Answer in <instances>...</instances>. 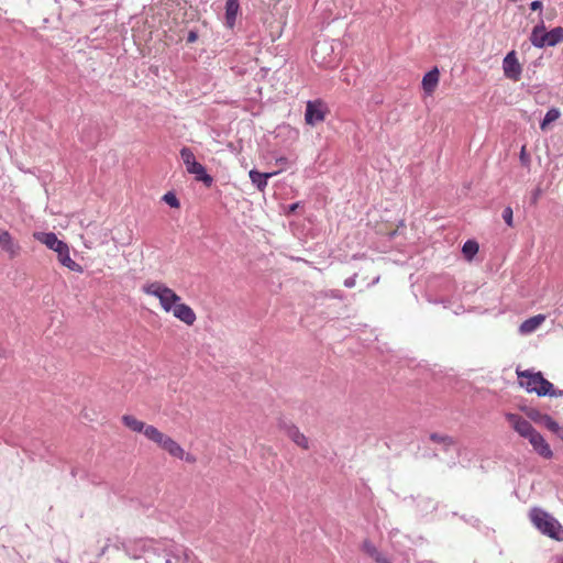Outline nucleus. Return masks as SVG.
Segmentation results:
<instances>
[{"mask_svg":"<svg viewBox=\"0 0 563 563\" xmlns=\"http://www.w3.org/2000/svg\"><path fill=\"white\" fill-rule=\"evenodd\" d=\"M529 518L541 533L554 540H563V527L545 510L534 507L530 510Z\"/></svg>","mask_w":563,"mask_h":563,"instance_id":"obj_1","label":"nucleus"},{"mask_svg":"<svg viewBox=\"0 0 563 563\" xmlns=\"http://www.w3.org/2000/svg\"><path fill=\"white\" fill-rule=\"evenodd\" d=\"M517 373L520 386L528 393H536L538 396H556L553 384L545 379L540 372L523 371Z\"/></svg>","mask_w":563,"mask_h":563,"instance_id":"obj_2","label":"nucleus"},{"mask_svg":"<svg viewBox=\"0 0 563 563\" xmlns=\"http://www.w3.org/2000/svg\"><path fill=\"white\" fill-rule=\"evenodd\" d=\"M142 289L146 295L156 297L166 312H170L181 300L173 289L159 282L146 284Z\"/></svg>","mask_w":563,"mask_h":563,"instance_id":"obj_3","label":"nucleus"},{"mask_svg":"<svg viewBox=\"0 0 563 563\" xmlns=\"http://www.w3.org/2000/svg\"><path fill=\"white\" fill-rule=\"evenodd\" d=\"M180 157L186 166L187 172L195 175L198 181L203 183L207 187L212 185V177L206 172V168L196 161L195 155L190 148L183 147L180 150Z\"/></svg>","mask_w":563,"mask_h":563,"instance_id":"obj_4","label":"nucleus"},{"mask_svg":"<svg viewBox=\"0 0 563 563\" xmlns=\"http://www.w3.org/2000/svg\"><path fill=\"white\" fill-rule=\"evenodd\" d=\"M506 419L512 429L527 440L537 431L527 419L517 413H506Z\"/></svg>","mask_w":563,"mask_h":563,"instance_id":"obj_5","label":"nucleus"},{"mask_svg":"<svg viewBox=\"0 0 563 563\" xmlns=\"http://www.w3.org/2000/svg\"><path fill=\"white\" fill-rule=\"evenodd\" d=\"M503 70L506 78L518 81L521 77L522 67L518 62L515 51L509 52L503 60Z\"/></svg>","mask_w":563,"mask_h":563,"instance_id":"obj_6","label":"nucleus"},{"mask_svg":"<svg viewBox=\"0 0 563 563\" xmlns=\"http://www.w3.org/2000/svg\"><path fill=\"white\" fill-rule=\"evenodd\" d=\"M325 119L324 104L321 101H308L306 106L305 120L309 125H316Z\"/></svg>","mask_w":563,"mask_h":563,"instance_id":"obj_7","label":"nucleus"},{"mask_svg":"<svg viewBox=\"0 0 563 563\" xmlns=\"http://www.w3.org/2000/svg\"><path fill=\"white\" fill-rule=\"evenodd\" d=\"M528 441L532 445L533 450L542 457L544 459H551L553 456V452L550 448V445L547 443L544 438L538 432H533V435H531Z\"/></svg>","mask_w":563,"mask_h":563,"instance_id":"obj_8","label":"nucleus"},{"mask_svg":"<svg viewBox=\"0 0 563 563\" xmlns=\"http://www.w3.org/2000/svg\"><path fill=\"white\" fill-rule=\"evenodd\" d=\"M175 318L183 321L187 325H192L196 321L195 311L186 303L179 302L172 310Z\"/></svg>","mask_w":563,"mask_h":563,"instance_id":"obj_9","label":"nucleus"},{"mask_svg":"<svg viewBox=\"0 0 563 563\" xmlns=\"http://www.w3.org/2000/svg\"><path fill=\"white\" fill-rule=\"evenodd\" d=\"M328 51H333L332 44H329L327 41L317 42V44L314 45V48L312 51V57H313L314 62H317L323 66H330L332 64V60L327 59V57L324 56V54Z\"/></svg>","mask_w":563,"mask_h":563,"instance_id":"obj_10","label":"nucleus"},{"mask_svg":"<svg viewBox=\"0 0 563 563\" xmlns=\"http://www.w3.org/2000/svg\"><path fill=\"white\" fill-rule=\"evenodd\" d=\"M35 239L41 243L45 244L48 249L55 251L56 253L57 250H63V247L67 245L65 242L58 240L56 234L53 232L36 233Z\"/></svg>","mask_w":563,"mask_h":563,"instance_id":"obj_11","label":"nucleus"},{"mask_svg":"<svg viewBox=\"0 0 563 563\" xmlns=\"http://www.w3.org/2000/svg\"><path fill=\"white\" fill-rule=\"evenodd\" d=\"M439 78H440V74H439V69L437 67H434L433 69H431L423 76L422 88L427 95L430 96L434 92V90L439 84Z\"/></svg>","mask_w":563,"mask_h":563,"instance_id":"obj_12","label":"nucleus"},{"mask_svg":"<svg viewBox=\"0 0 563 563\" xmlns=\"http://www.w3.org/2000/svg\"><path fill=\"white\" fill-rule=\"evenodd\" d=\"M0 247L9 253L11 257H14L19 253V245L13 241L11 234L8 231L0 229Z\"/></svg>","mask_w":563,"mask_h":563,"instance_id":"obj_13","label":"nucleus"},{"mask_svg":"<svg viewBox=\"0 0 563 563\" xmlns=\"http://www.w3.org/2000/svg\"><path fill=\"white\" fill-rule=\"evenodd\" d=\"M57 255H58V261L60 262V264L63 266L67 267L68 269L73 271V272H78V273L82 272V267L78 263H76L74 260H71V257L69 255L68 245H65L63 247V250H57Z\"/></svg>","mask_w":563,"mask_h":563,"instance_id":"obj_14","label":"nucleus"},{"mask_svg":"<svg viewBox=\"0 0 563 563\" xmlns=\"http://www.w3.org/2000/svg\"><path fill=\"white\" fill-rule=\"evenodd\" d=\"M545 26L543 21L540 22V24L536 25L531 32L530 41L533 46L542 48L544 46H548V38L544 37Z\"/></svg>","mask_w":563,"mask_h":563,"instance_id":"obj_15","label":"nucleus"},{"mask_svg":"<svg viewBox=\"0 0 563 563\" xmlns=\"http://www.w3.org/2000/svg\"><path fill=\"white\" fill-rule=\"evenodd\" d=\"M240 11L239 0H227L225 3V25L232 29L235 25L236 16Z\"/></svg>","mask_w":563,"mask_h":563,"instance_id":"obj_16","label":"nucleus"},{"mask_svg":"<svg viewBox=\"0 0 563 563\" xmlns=\"http://www.w3.org/2000/svg\"><path fill=\"white\" fill-rule=\"evenodd\" d=\"M545 320L543 314H537L523 321L519 327V332L521 334H530L534 332Z\"/></svg>","mask_w":563,"mask_h":563,"instance_id":"obj_17","label":"nucleus"},{"mask_svg":"<svg viewBox=\"0 0 563 563\" xmlns=\"http://www.w3.org/2000/svg\"><path fill=\"white\" fill-rule=\"evenodd\" d=\"M286 434L289 439H291L298 446L302 449L309 448V441L303 433L299 431V429L295 426H286L285 428Z\"/></svg>","mask_w":563,"mask_h":563,"instance_id":"obj_18","label":"nucleus"},{"mask_svg":"<svg viewBox=\"0 0 563 563\" xmlns=\"http://www.w3.org/2000/svg\"><path fill=\"white\" fill-rule=\"evenodd\" d=\"M273 175V173H260L255 169H252L249 173L252 184L261 191L265 189L268 178Z\"/></svg>","mask_w":563,"mask_h":563,"instance_id":"obj_19","label":"nucleus"},{"mask_svg":"<svg viewBox=\"0 0 563 563\" xmlns=\"http://www.w3.org/2000/svg\"><path fill=\"white\" fill-rule=\"evenodd\" d=\"M540 423L563 440V428L549 415L540 416Z\"/></svg>","mask_w":563,"mask_h":563,"instance_id":"obj_20","label":"nucleus"},{"mask_svg":"<svg viewBox=\"0 0 563 563\" xmlns=\"http://www.w3.org/2000/svg\"><path fill=\"white\" fill-rule=\"evenodd\" d=\"M122 422L124 423L125 427H128L129 429H131L134 432H143V430L146 426L143 421H141L130 415H124L122 417Z\"/></svg>","mask_w":563,"mask_h":563,"instance_id":"obj_21","label":"nucleus"},{"mask_svg":"<svg viewBox=\"0 0 563 563\" xmlns=\"http://www.w3.org/2000/svg\"><path fill=\"white\" fill-rule=\"evenodd\" d=\"M548 38V46H555L563 41V27L556 26L544 34Z\"/></svg>","mask_w":563,"mask_h":563,"instance_id":"obj_22","label":"nucleus"},{"mask_svg":"<svg viewBox=\"0 0 563 563\" xmlns=\"http://www.w3.org/2000/svg\"><path fill=\"white\" fill-rule=\"evenodd\" d=\"M163 450L167 451L172 456L177 459L184 457V449L172 438L168 441H165V445Z\"/></svg>","mask_w":563,"mask_h":563,"instance_id":"obj_23","label":"nucleus"},{"mask_svg":"<svg viewBox=\"0 0 563 563\" xmlns=\"http://www.w3.org/2000/svg\"><path fill=\"white\" fill-rule=\"evenodd\" d=\"M97 125L89 123L88 124V131L85 130L81 133L80 140L87 145H93L97 141Z\"/></svg>","mask_w":563,"mask_h":563,"instance_id":"obj_24","label":"nucleus"},{"mask_svg":"<svg viewBox=\"0 0 563 563\" xmlns=\"http://www.w3.org/2000/svg\"><path fill=\"white\" fill-rule=\"evenodd\" d=\"M560 115H561V112L556 108H552V109L548 110L542 122L540 123V129L543 131L547 130L548 125L550 123L556 121L560 118Z\"/></svg>","mask_w":563,"mask_h":563,"instance_id":"obj_25","label":"nucleus"},{"mask_svg":"<svg viewBox=\"0 0 563 563\" xmlns=\"http://www.w3.org/2000/svg\"><path fill=\"white\" fill-rule=\"evenodd\" d=\"M462 252L467 260H472L478 252V243L473 240L466 241L462 247Z\"/></svg>","mask_w":563,"mask_h":563,"instance_id":"obj_26","label":"nucleus"},{"mask_svg":"<svg viewBox=\"0 0 563 563\" xmlns=\"http://www.w3.org/2000/svg\"><path fill=\"white\" fill-rule=\"evenodd\" d=\"M430 440L435 443H442L444 445H451L453 443V440L450 437L439 433H431Z\"/></svg>","mask_w":563,"mask_h":563,"instance_id":"obj_27","label":"nucleus"},{"mask_svg":"<svg viewBox=\"0 0 563 563\" xmlns=\"http://www.w3.org/2000/svg\"><path fill=\"white\" fill-rule=\"evenodd\" d=\"M159 432L161 431L154 426H145L143 430L144 435L153 442L156 440Z\"/></svg>","mask_w":563,"mask_h":563,"instance_id":"obj_28","label":"nucleus"},{"mask_svg":"<svg viewBox=\"0 0 563 563\" xmlns=\"http://www.w3.org/2000/svg\"><path fill=\"white\" fill-rule=\"evenodd\" d=\"M363 551L368 554L371 558H374L379 552L377 548L368 540L363 542Z\"/></svg>","mask_w":563,"mask_h":563,"instance_id":"obj_29","label":"nucleus"},{"mask_svg":"<svg viewBox=\"0 0 563 563\" xmlns=\"http://www.w3.org/2000/svg\"><path fill=\"white\" fill-rule=\"evenodd\" d=\"M163 200L168 205L170 206L172 208H178L179 207V200L177 199V197L175 196V194L173 192H166L164 196H163Z\"/></svg>","mask_w":563,"mask_h":563,"instance_id":"obj_30","label":"nucleus"},{"mask_svg":"<svg viewBox=\"0 0 563 563\" xmlns=\"http://www.w3.org/2000/svg\"><path fill=\"white\" fill-rule=\"evenodd\" d=\"M501 217L508 227H514V211H512L511 207H506L503 210Z\"/></svg>","mask_w":563,"mask_h":563,"instance_id":"obj_31","label":"nucleus"},{"mask_svg":"<svg viewBox=\"0 0 563 563\" xmlns=\"http://www.w3.org/2000/svg\"><path fill=\"white\" fill-rule=\"evenodd\" d=\"M169 438L170 437L164 434L163 432H159V434L157 435V438L154 441V443H156L157 445H159L163 449V446L165 445V441H168Z\"/></svg>","mask_w":563,"mask_h":563,"instance_id":"obj_32","label":"nucleus"},{"mask_svg":"<svg viewBox=\"0 0 563 563\" xmlns=\"http://www.w3.org/2000/svg\"><path fill=\"white\" fill-rule=\"evenodd\" d=\"M520 162L523 164V165H529L530 163V157L526 151V146H522L521 147V151H520Z\"/></svg>","mask_w":563,"mask_h":563,"instance_id":"obj_33","label":"nucleus"},{"mask_svg":"<svg viewBox=\"0 0 563 563\" xmlns=\"http://www.w3.org/2000/svg\"><path fill=\"white\" fill-rule=\"evenodd\" d=\"M541 195H542V190H541V188H540V187L536 188V189L532 191V194H531V202H532L533 205H536V203L538 202L539 198L541 197Z\"/></svg>","mask_w":563,"mask_h":563,"instance_id":"obj_34","label":"nucleus"},{"mask_svg":"<svg viewBox=\"0 0 563 563\" xmlns=\"http://www.w3.org/2000/svg\"><path fill=\"white\" fill-rule=\"evenodd\" d=\"M543 415H544V413H540V412H539V411H537V410H530V411L528 412V417H529L530 419H532L533 421L539 422V423H540V416H543Z\"/></svg>","mask_w":563,"mask_h":563,"instance_id":"obj_35","label":"nucleus"},{"mask_svg":"<svg viewBox=\"0 0 563 563\" xmlns=\"http://www.w3.org/2000/svg\"><path fill=\"white\" fill-rule=\"evenodd\" d=\"M356 283V275L351 276L344 280V286L347 288H352L355 286Z\"/></svg>","mask_w":563,"mask_h":563,"instance_id":"obj_36","label":"nucleus"},{"mask_svg":"<svg viewBox=\"0 0 563 563\" xmlns=\"http://www.w3.org/2000/svg\"><path fill=\"white\" fill-rule=\"evenodd\" d=\"M530 9L532 11H540L542 10V2L540 0H534L530 3Z\"/></svg>","mask_w":563,"mask_h":563,"instance_id":"obj_37","label":"nucleus"},{"mask_svg":"<svg viewBox=\"0 0 563 563\" xmlns=\"http://www.w3.org/2000/svg\"><path fill=\"white\" fill-rule=\"evenodd\" d=\"M373 559L376 561V563H390L388 559L380 552H378L377 555H375Z\"/></svg>","mask_w":563,"mask_h":563,"instance_id":"obj_38","label":"nucleus"},{"mask_svg":"<svg viewBox=\"0 0 563 563\" xmlns=\"http://www.w3.org/2000/svg\"><path fill=\"white\" fill-rule=\"evenodd\" d=\"M373 559L376 561V563H390L388 559L380 552H378L377 555H375Z\"/></svg>","mask_w":563,"mask_h":563,"instance_id":"obj_39","label":"nucleus"},{"mask_svg":"<svg viewBox=\"0 0 563 563\" xmlns=\"http://www.w3.org/2000/svg\"><path fill=\"white\" fill-rule=\"evenodd\" d=\"M197 33L194 32V31H190L188 36H187V42L188 43H194L196 40H197Z\"/></svg>","mask_w":563,"mask_h":563,"instance_id":"obj_40","label":"nucleus"},{"mask_svg":"<svg viewBox=\"0 0 563 563\" xmlns=\"http://www.w3.org/2000/svg\"><path fill=\"white\" fill-rule=\"evenodd\" d=\"M331 297L339 298V299L342 298V296L340 295V291H338V290H331Z\"/></svg>","mask_w":563,"mask_h":563,"instance_id":"obj_41","label":"nucleus"},{"mask_svg":"<svg viewBox=\"0 0 563 563\" xmlns=\"http://www.w3.org/2000/svg\"><path fill=\"white\" fill-rule=\"evenodd\" d=\"M183 459H185L187 462H190V463L195 462V457L191 456L190 454H185L184 453V457Z\"/></svg>","mask_w":563,"mask_h":563,"instance_id":"obj_42","label":"nucleus"},{"mask_svg":"<svg viewBox=\"0 0 563 563\" xmlns=\"http://www.w3.org/2000/svg\"><path fill=\"white\" fill-rule=\"evenodd\" d=\"M297 207H298V203H294V205H291V206L289 207V211H290V212L295 211V210L297 209Z\"/></svg>","mask_w":563,"mask_h":563,"instance_id":"obj_43","label":"nucleus"},{"mask_svg":"<svg viewBox=\"0 0 563 563\" xmlns=\"http://www.w3.org/2000/svg\"><path fill=\"white\" fill-rule=\"evenodd\" d=\"M555 393H556L555 397L563 396V390H555Z\"/></svg>","mask_w":563,"mask_h":563,"instance_id":"obj_44","label":"nucleus"},{"mask_svg":"<svg viewBox=\"0 0 563 563\" xmlns=\"http://www.w3.org/2000/svg\"><path fill=\"white\" fill-rule=\"evenodd\" d=\"M555 10H552V13L549 14L548 20H551L552 16H554Z\"/></svg>","mask_w":563,"mask_h":563,"instance_id":"obj_45","label":"nucleus"},{"mask_svg":"<svg viewBox=\"0 0 563 563\" xmlns=\"http://www.w3.org/2000/svg\"><path fill=\"white\" fill-rule=\"evenodd\" d=\"M555 10H552V13L549 14L548 20H551L552 16H554Z\"/></svg>","mask_w":563,"mask_h":563,"instance_id":"obj_46","label":"nucleus"},{"mask_svg":"<svg viewBox=\"0 0 563 563\" xmlns=\"http://www.w3.org/2000/svg\"><path fill=\"white\" fill-rule=\"evenodd\" d=\"M555 10H552V13L549 14L548 20H551L552 16H554Z\"/></svg>","mask_w":563,"mask_h":563,"instance_id":"obj_47","label":"nucleus"},{"mask_svg":"<svg viewBox=\"0 0 563 563\" xmlns=\"http://www.w3.org/2000/svg\"><path fill=\"white\" fill-rule=\"evenodd\" d=\"M555 10H552V13L549 14L548 20H551L552 16H554Z\"/></svg>","mask_w":563,"mask_h":563,"instance_id":"obj_48","label":"nucleus"},{"mask_svg":"<svg viewBox=\"0 0 563 563\" xmlns=\"http://www.w3.org/2000/svg\"><path fill=\"white\" fill-rule=\"evenodd\" d=\"M556 563H563V558H559Z\"/></svg>","mask_w":563,"mask_h":563,"instance_id":"obj_49","label":"nucleus"},{"mask_svg":"<svg viewBox=\"0 0 563 563\" xmlns=\"http://www.w3.org/2000/svg\"><path fill=\"white\" fill-rule=\"evenodd\" d=\"M0 356H3V353H2V352H0Z\"/></svg>","mask_w":563,"mask_h":563,"instance_id":"obj_50","label":"nucleus"}]
</instances>
